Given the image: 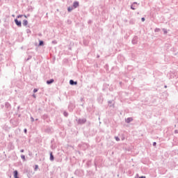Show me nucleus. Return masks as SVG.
<instances>
[{
  "instance_id": "obj_1",
  "label": "nucleus",
  "mask_w": 178,
  "mask_h": 178,
  "mask_svg": "<svg viewBox=\"0 0 178 178\" xmlns=\"http://www.w3.org/2000/svg\"><path fill=\"white\" fill-rule=\"evenodd\" d=\"M15 24L18 26V27H22V22L17 20V19H15Z\"/></svg>"
},
{
  "instance_id": "obj_2",
  "label": "nucleus",
  "mask_w": 178,
  "mask_h": 178,
  "mask_svg": "<svg viewBox=\"0 0 178 178\" xmlns=\"http://www.w3.org/2000/svg\"><path fill=\"white\" fill-rule=\"evenodd\" d=\"M78 6H79V2L78 1H74V3H73V7L74 8H78Z\"/></svg>"
},
{
  "instance_id": "obj_3",
  "label": "nucleus",
  "mask_w": 178,
  "mask_h": 178,
  "mask_svg": "<svg viewBox=\"0 0 178 178\" xmlns=\"http://www.w3.org/2000/svg\"><path fill=\"white\" fill-rule=\"evenodd\" d=\"M18 175H19V172H17V170H15L14 171V177L19 178V177L17 176Z\"/></svg>"
},
{
  "instance_id": "obj_4",
  "label": "nucleus",
  "mask_w": 178,
  "mask_h": 178,
  "mask_svg": "<svg viewBox=\"0 0 178 178\" xmlns=\"http://www.w3.org/2000/svg\"><path fill=\"white\" fill-rule=\"evenodd\" d=\"M127 123H130V122H133V118H127L126 120Z\"/></svg>"
},
{
  "instance_id": "obj_5",
  "label": "nucleus",
  "mask_w": 178,
  "mask_h": 178,
  "mask_svg": "<svg viewBox=\"0 0 178 178\" xmlns=\"http://www.w3.org/2000/svg\"><path fill=\"white\" fill-rule=\"evenodd\" d=\"M54 83V79H50L49 81H47V84H52Z\"/></svg>"
},
{
  "instance_id": "obj_6",
  "label": "nucleus",
  "mask_w": 178,
  "mask_h": 178,
  "mask_svg": "<svg viewBox=\"0 0 178 178\" xmlns=\"http://www.w3.org/2000/svg\"><path fill=\"white\" fill-rule=\"evenodd\" d=\"M70 84H71V86H73V84H77V82H74L73 80H70Z\"/></svg>"
},
{
  "instance_id": "obj_7",
  "label": "nucleus",
  "mask_w": 178,
  "mask_h": 178,
  "mask_svg": "<svg viewBox=\"0 0 178 178\" xmlns=\"http://www.w3.org/2000/svg\"><path fill=\"white\" fill-rule=\"evenodd\" d=\"M28 24H29V22H27V20L25 19L23 21L24 26H27Z\"/></svg>"
},
{
  "instance_id": "obj_8",
  "label": "nucleus",
  "mask_w": 178,
  "mask_h": 178,
  "mask_svg": "<svg viewBox=\"0 0 178 178\" xmlns=\"http://www.w3.org/2000/svg\"><path fill=\"white\" fill-rule=\"evenodd\" d=\"M50 160L54 161V154H52V152L50 153Z\"/></svg>"
},
{
  "instance_id": "obj_9",
  "label": "nucleus",
  "mask_w": 178,
  "mask_h": 178,
  "mask_svg": "<svg viewBox=\"0 0 178 178\" xmlns=\"http://www.w3.org/2000/svg\"><path fill=\"white\" fill-rule=\"evenodd\" d=\"M67 10H68V12H71V11L73 10V8L69 7V8H67Z\"/></svg>"
},
{
  "instance_id": "obj_10",
  "label": "nucleus",
  "mask_w": 178,
  "mask_h": 178,
  "mask_svg": "<svg viewBox=\"0 0 178 178\" xmlns=\"http://www.w3.org/2000/svg\"><path fill=\"white\" fill-rule=\"evenodd\" d=\"M22 159L26 161V156L24 155L21 156Z\"/></svg>"
},
{
  "instance_id": "obj_11",
  "label": "nucleus",
  "mask_w": 178,
  "mask_h": 178,
  "mask_svg": "<svg viewBox=\"0 0 178 178\" xmlns=\"http://www.w3.org/2000/svg\"><path fill=\"white\" fill-rule=\"evenodd\" d=\"M115 140H116V141H120V139L118 136L115 137Z\"/></svg>"
},
{
  "instance_id": "obj_12",
  "label": "nucleus",
  "mask_w": 178,
  "mask_h": 178,
  "mask_svg": "<svg viewBox=\"0 0 178 178\" xmlns=\"http://www.w3.org/2000/svg\"><path fill=\"white\" fill-rule=\"evenodd\" d=\"M43 44H44V42L40 41V45H43Z\"/></svg>"
},
{
  "instance_id": "obj_13",
  "label": "nucleus",
  "mask_w": 178,
  "mask_h": 178,
  "mask_svg": "<svg viewBox=\"0 0 178 178\" xmlns=\"http://www.w3.org/2000/svg\"><path fill=\"white\" fill-rule=\"evenodd\" d=\"M37 91H38L37 89L33 90V92H37Z\"/></svg>"
},
{
  "instance_id": "obj_14",
  "label": "nucleus",
  "mask_w": 178,
  "mask_h": 178,
  "mask_svg": "<svg viewBox=\"0 0 178 178\" xmlns=\"http://www.w3.org/2000/svg\"><path fill=\"white\" fill-rule=\"evenodd\" d=\"M142 22H145V18L143 17L142 18Z\"/></svg>"
},
{
  "instance_id": "obj_15",
  "label": "nucleus",
  "mask_w": 178,
  "mask_h": 178,
  "mask_svg": "<svg viewBox=\"0 0 178 178\" xmlns=\"http://www.w3.org/2000/svg\"><path fill=\"white\" fill-rule=\"evenodd\" d=\"M153 145L155 147V145H156V143L154 142V143H153Z\"/></svg>"
},
{
  "instance_id": "obj_16",
  "label": "nucleus",
  "mask_w": 178,
  "mask_h": 178,
  "mask_svg": "<svg viewBox=\"0 0 178 178\" xmlns=\"http://www.w3.org/2000/svg\"><path fill=\"white\" fill-rule=\"evenodd\" d=\"M24 133L26 134V133H27V129H24Z\"/></svg>"
},
{
  "instance_id": "obj_17",
  "label": "nucleus",
  "mask_w": 178,
  "mask_h": 178,
  "mask_svg": "<svg viewBox=\"0 0 178 178\" xmlns=\"http://www.w3.org/2000/svg\"><path fill=\"white\" fill-rule=\"evenodd\" d=\"M35 169H38V165H35Z\"/></svg>"
},
{
  "instance_id": "obj_18",
  "label": "nucleus",
  "mask_w": 178,
  "mask_h": 178,
  "mask_svg": "<svg viewBox=\"0 0 178 178\" xmlns=\"http://www.w3.org/2000/svg\"><path fill=\"white\" fill-rule=\"evenodd\" d=\"M139 178H145V176H142V177H140Z\"/></svg>"
},
{
  "instance_id": "obj_19",
  "label": "nucleus",
  "mask_w": 178,
  "mask_h": 178,
  "mask_svg": "<svg viewBox=\"0 0 178 178\" xmlns=\"http://www.w3.org/2000/svg\"><path fill=\"white\" fill-rule=\"evenodd\" d=\"M17 17H18V18H19V17H22V15H18Z\"/></svg>"
},
{
  "instance_id": "obj_20",
  "label": "nucleus",
  "mask_w": 178,
  "mask_h": 178,
  "mask_svg": "<svg viewBox=\"0 0 178 178\" xmlns=\"http://www.w3.org/2000/svg\"><path fill=\"white\" fill-rule=\"evenodd\" d=\"M21 152H24V149H22V150H21Z\"/></svg>"
},
{
  "instance_id": "obj_21",
  "label": "nucleus",
  "mask_w": 178,
  "mask_h": 178,
  "mask_svg": "<svg viewBox=\"0 0 178 178\" xmlns=\"http://www.w3.org/2000/svg\"><path fill=\"white\" fill-rule=\"evenodd\" d=\"M34 98H35V95H33Z\"/></svg>"
},
{
  "instance_id": "obj_22",
  "label": "nucleus",
  "mask_w": 178,
  "mask_h": 178,
  "mask_svg": "<svg viewBox=\"0 0 178 178\" xmlns=\"http://www.w3.org/2000/svg\"><path fill=\"white\" fill-rule=\"evenodd\" d=\"M131 9H134V8H133V6H131Z\"/></svg>"
}]
</instances>
